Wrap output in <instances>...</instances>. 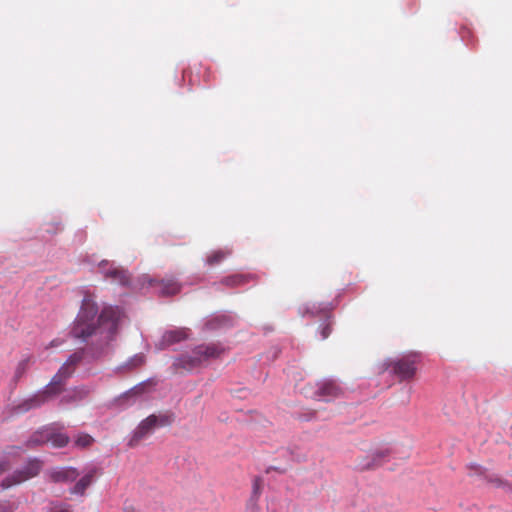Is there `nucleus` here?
Returning a JSON list of instances; mask_svg holds the SVG:
<instances>
[{
  "label": "nucleus",
  "instance_id": "obj_1",
  "mask_svg": "<svg viewBox=\"0 0 512 512\" xmlns=\"http://www.w3.org/2000/svg\"><path fill=\"white\" fill-rule=\"evenodd\" d=\"M98 307L95 301L86 295L80 311L74 321L71 334L74 338L86 341L90 336L100 334L109 341L115 335L122 315L118 307H107L97 317Z\"/></svg>",
  "mask_w": 512,
  "mask_h": 512
},
{
  "label": "nucleus",
  "instance_id": "obj_2",
  "mask_svg": "<svg viewBox=\"0 0 512 512\" xmlns=\"http://www.w3.org/2000/svg\"><path fill=\"white\" fill-rule=\"evenodd\" d=\"M224 349L217 344L199 345L195 347L191 354H185L176 358L173 362L175 373L183 374L190 372L195 368L211 359L218 358Z\"/></svg>",
  "mask_w": 512,
  "mask_h": 512
},
{
  "label": "nucleus",
  "instance_id": "obj_3",
  "mask_svg": "<svg viewBox=\"0 0 512 512\" xmlns=\"http://www.w3.org/2000/svg\"><path fill=\"white\" fill-rule=\"evenodd\" d=\"M420 360L418 353L404 354L385 361L382 365V371H388L399 382L410 381L417 373Z\"/></svg>",
  "mask_w": 512,
  "mask_h": 512
},
{
  "label": "nucleus",
  "instance_id": "obj_4",
  "mask_svg": "<svg viewBox=\"0 0 512 512\" xmlns=\"http://www.w3.org/2000/svg\"><path fill=\"white\" fill-rule=\"evenodd\" d=\"M65 385L66 382L61 380L58 376L54 375L50 382L42 390L17 404L14 407V411L18 414H21L41 407L49 399H52L61 394L65 389Z\"/></svg>",
  "mask_w": 512,
  "mask_h": 512
},
{
  "label": "nucleus",
  "instance_id": "obj_5",
  "mask_svg": "<svg viewBox=\"0 0 512 512\" xmlns=\"http://www.w3.org/2000/svg\"><path fill=\"white\" fill-rule=\"evenodd\" d=\"M42 463L38 459H32L19 470H16L13 474L7 476L1 481V487L3 490L9 489L15 485L21 484L30 478L37 476L41 470Z\"/></svg>",
  "mask_w": 512,
  "mask_h": 512
},
{
  "label": "nucleus",
  "instance_id": "obj_6",
  "mask_svg": "<svg viewBox=\"0 0 512 512\" xmlns=\"http://www.w3.org/2000/svg\"><path fill=\"white\" fill-rule=\"evenodd\" d=\"M99 269L104 278L113 283H117L122 286H128L130 284V274L128 270L123 267L115 266L108 260H103L99 263Z\"/></svg>",
  "mask_w": 512,
  "mask_h": 512
},
{
  "label": "nucleus",
  "instance_id": "obj_7",
  "mask_svg": "<svg viewBox=\"0 0 512 512\" xmlns=\"http://www.w3.org/2000/svg\"><path fill=\"white\" fill-rule=\"evenodd\" d=\"M157 426L158 417L156 415H150L142 420L129 439L128 446L130 448L138 446L156 430Z\"/></svg>",
  "mask_w": 512,
  "mask_h": 512
},
{
  "label": "nucleus",
  "instance_id": "obj_8",
  "mask_svg": "<svg viewBox=\"0 0 512 512\" xmlns=\"http://www.w3.org/2000/svg\"><path fill=\"white\" fill-rule=\"evenodd\" d=\"M390 451L388 449L377 450L369 455L358 457L355 463V469L358 471L373 470L383 465L388 457Z\"/></svg>",
  "mask_w": 512,
  "mask_h": 512
},
{
  "label": "nucleus",
  "instance_id": "obj_9",
  "mask_svg": "<svg viewBox=\"0 0 512 512\" xmlns=\"http://www.w3.org/2000/svg\"><path fill=\"white\" fill-rule=\"evenodd\" d=\"M342 394L340 387L333 381H324L319 384L315 396L318 400L331 401Z\"/></svg>",
  "mask_w": 512,
  "mask_h": 512
},
{
  "label": "nucleus",
  "instance_id": "obj_10",
  "mask_svg": "<svg viewBox=\"0 0 512 512\" xmlns=\"http://www.w3.org/2000/svg\"><path fill=\"white\" fill-rule=\"evenodd\" d=\"M188 338V330L185 328L168 329L162 334V348L179 343Z\"/></svg>",
  "mask_w": 512,
  "mask_h": 512
},
{
  "label": "nucleus",
  "instance_id": "obj_11",
  "mask_svg": "<svg viewBox=\"0 0 512 512\" xmlns=\"http://www.w3.org/2000/svg\"><path fill=\"white\" fill-rule=\"evenodd\" d=\"M79 476L77 469L64 467L51 472L50 477L56 483H68L76 480Z\"/></svg>",
  "mask_w": 512,
  "mask_h": 512
},
{
  "label": "nucleus",
  "instance_id": "obj_12",
  "mask_svg": "<svg viewBox=\"0 0 512 512\" xmlns=\"http://www.w3.org/2000/svg\"><path fill=\"white\" fill-rule=\"evenodd\" d=\"M49 430L48 433V443H51L55 448H62L68 445L70 442V438L67 434L58 431L54 426H47Z\"/></svg>",
  "mask_w": 512,
  "mask_h": 512
},
{
  "label": "nucleus",
  "instance_id": "obj_13",
  "mask_svg": "<svg viewBox=\"0 0 512 512\" xmlns=\"http://www.w3.org/2000/svg\"><path fill=\"white\" fill-rule=\"evenodd\" d=\"M150 385H151L150 382H144V383L138 384V385L134 386L133 388H131L130 390H128L127 392H125L124 394H122L119 397L118 401L121 404L128 403L130 399H135L136 397L145 393L147 391V388L150 387Z\"/></svg>",
  "mask_w": 512,
  "mask_h": 512
},
{
  "label": "nucleus",
  "instance_id": "obj_14",
  "mask_svg": "<svg viewBox=\"0 0 512 512\" xmlns=\"http://www.w3.org/2000/svg\"><path fill=\"white\" fill-rule=\"evenodd\" d=\"M95 470L90 471L86 475H84L78 482L73 486L70 490L72 494L83 495L85 490L91 485L94 478Z\"/></svg>",
  "mask_w": 512,
  "mask_h": 512
},
{
  "label": "nucleus",
  "instance_id": "obj_15",
  "mask_svg": "<svg viewBox=\"0 0 512 512\" xmlns=\"http://www.w3.org/2000/svg\"><path fill=\"white\" fill-rule=\"evenodd\" d=\"M48 433L49 430L47 426L41 428L40 430L33 433L29 440L27 441V446L32 448L35 446L43 445L48 443Z\"/></svg>",
  "mask_w": 512,
  "mask_h": 512
},
{
  "label": "nucleus",
  "instance_id": "obj_16",
  "mask_svg": "<svg viewBox=\"0 0 512 512\" xmlns=\"http://www.w3.org/2000/svg\"><path fill=\"white\" fill-rule=\"evenodd\" d=\"M261 485L262 480L260 478H256L253 482V492L248 505V510L250 512H260L257 501L261 492Z\"/></svg>",
  "mask_w": 512,
  "mask_h": 512
},
{
  "label": "nucleus",
  "instance_id": "obj_17",
  "mask_svg": "<svg viewBox=\"0 0 512 512\" xmlns=\"http://www.w3.org/2000/svg\"><path fill=\"white\" fill-rule=\"evenodd\" d=\"M32 362L33 358L31 356H27L17 363L14 372L15 381H19L27 373Z\"/></svg>",
  "mask_w": 512,
  "mask_h": 512
},
{
  "label": "nucleus",
  "instance_id": "obj_18",
  "mask_svg": "<svg viewBox=\"0 0 512 512\" xmlns=\"http://www.w3.org/2000/svg\"><path fill=\"white\" fill-rule=\"evenodd\" d=\"M231 254L230 250H215L212 251L207 257H206V263L209 266H215L219 263H221L224 259H226Z\"/></svg>",
  "mask_w": 512,
  "mask_h": 512
},
{
  "label": "nucleus",
  "instance_id": "obj_19",
  "mask_svg": "<svg viewBox=\"0 0 512 512\" xmlns=\"http://www.w3.org/2000/svg\"><path fill=\"white\" fill-rule=\"evenodd\" d=\"M249 281V276L244 274H235L225 277L222 283L227 286L236 287L246 284Z\"/></svg>",
  "mask_w": 512,
  "mask_h": 512
},
{
  "label": "nucleus",
  "instance_id": "obj_20",
  "mask_svg": "<svg viewBox=\"0 0 512 512\" xmlns=\"http://www.w3.org/2000/svg\"><path fill=\"white\" fill-rule=\"evenodd\" d=\"M181 286L172 279H162V296L175 295L180 292Z\"/></svg>",
  "mask_w": 512,
  "mask_h": 512
},
{
  "label": "nucleus",
  "instance_id": "obj_21",
  "mask_svg": "<svg viewBox=\"0 0 512 512\" xmlns=\"http://www.w3.org/2000/svg\"><path fill=\"white\" fill-rule=\"evenodd\" d=\"M145 362L144 356L142 354H136L132 358H130L125 364L119 367V369L125 371H131L142 366Z\"/></svg>",
  "mask_w": 512,
  "mask_h": 512
},
{
  "label": "nucleus",
  "instance_id": "obj_22",
  "mask_svg": "<svg viewBox=\"0 0 512 512\" xmlns=\"http://www.w3.org/2000/svg\"><path fill=\"white\" fill-rule=\"evenodd\" d=\"M76 369H74L72 366H70L67 362H65L57 371L55 374L58 376L61 380L64 382H67V380L73 375Z\"/></svg>",
  "mask_w": 512,
  "mask_h": 512
},
{
  "label": "nucleus",
  "instance_id": "obj_23",
  "mask_svg": "<svg viewBox=\"0 0 512 512\" xmlns=\"http://www.w3.org/2000/svg\"><path fill=\"white\" fill-rule=\"evenodd\" d=\"M76 369H74L72 366H70L67 362H65L57 371L55 374L58 376L61 380L64 382H67V380L73 375Z\"/></svg>",
  "mask_w": 512,
  "mask_h": 512
},
{
  "label": "nucleus",
  "instance_id": "obj_24",
  "mask_svg": "<svg viewBox=\"0 0 512 512\" xmlns=\"http://www.w3.org/2000/svg\"><path fill=\"white\" fill-rule=\"evenodd\" d=\"M93 442V437L86 433L79 434L75 439V445L80 448H87L91 446Z\"/></svg>",
  "mask_w": 512,
  "mask_h": 512
},
{
  "label": "nucleus",
  "instance_id": "obj_25",
  "mask_svg": "<svg viewBox=\"0 0 512 512\" xmlns=\"http://www.w3.org/2000/svg\"><path fill=\"white\" fill-rule=\"evenodd\" d=\"M331 324L332 322L330 320V317L326 316L325 320L323 321V323H321L319 327L322 340L328 338L329 335L331 334Z\"/></svg>",
  "mask_w": 512,
  "mask_h": 512
},
{
  "label": "nucleus",
  "instance_id": "obj_26",
  "mask_svg": "<svg viewBox=\"0 0 512 512\" xmlns=\"http://www.w3.org/2000/svg\"><path fill=\"white\" fill-rule=\"evenodd\" d=\"M83 359V352L82 351H77L73 354H71L69 356V358L67 359V363L72 366L74 369L77 368V366L80 364V362L82 361Z\"/></svg>",
  "mask_w": 512,
  "mask_h": 512
},
{
  "label": "nucleus",
  "instance_id": "obj_27",
  "mask_svg": "<svg viewBox=\"0 0 512 512\" xmlns=\"http://www.w3.org/2000/svg\"><path fill=\"white\" fill-rule=\"evenodd\" d=\"M52 512H71L70 507L66 504H60L53 507Z\"/></svg>",
  "mask_w": 512,
  "mask_h": 512
},
{
  "label": "nucleus",
  "instance_id": "obj_28",
  "mask_svg": "<svg viewBox=\"0 0 512 512\" xmlns=\"http://www.w3.org/2000/svg\"><path fill=\"white\" fill-rule=\"evenodd\" d=\"M172 416L173 415L170 414V413H167V414H164V415L162 414V426L171 424L172 421H173V417Z\"/></svg>",
  "mask_w": 512,
  "mask_h": 512
},
{
  "label": "nucleus",
  "instance_id": "obj_29",
  "mask_svg": "<svg viewBox=\"0 0 512 512\" xmlns=\"http://www.w3.org/2000/svg\"><path fill=\"white\" fill-rule=\"evenodd\" d=\"M10 469V465L7 461L0 462V476Z\"/></svg>",
  "mask_w": 512,
  "mask_h": 512
},
{
  "label": "nucleus",
  "instance_id": "obj_30",
  "mask_svg": "<svg viewBox=\"0 0 512 512\" xmlns=\"http://www.w3.org/2000/svg\"><path fill=\"white\" fill-rule=\"evenodd\" d=\"M8 504L7 503H0V512H9L12 510V507H9L8 508Z\"/></svg>",
  "mask_w": 512,
  "mask_h": 512
},
{
  "label": "nucleus",
  "instance_id": "obj_31",
  "mask_svg": "<svg viewBox=\"0 0 512 512\" xmlns=\"http://www.w3.org/2000/svg\"><path fill=\"white\" fill-rule=\"evenodd\" d=\"M207 325H208L210 328H214V327H215V325L213 324V321H209V322L207 323Z\"/></svg>",
  "mask_w": 512,
  "mask_h": 512
}]
</instances>
